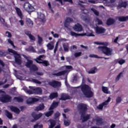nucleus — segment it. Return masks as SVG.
Returning a JSON list of instances; mask_svg holds the SVG:
<instances>
[{
  "instance_id": "obj_1",
  "label": "nucleus",
  "mask_w": 128,
  "mask_h": 128,
  "mask_svg": "<svg viewBox=\"0 0 128 128\" xmlns=\"http://www.w3.org/2000/svg\"><path fill=\"white\" fill-rule=\"evenodd\" d=\"M28 90L26 86L23 88L24 90L28 94H40L42 92V90L40 88H34V87L29 86Z\"/></svg>"
},
{
  "instance_id": "obj_2",
  "label": "nucleus",
  "mask_w": 128,
  "mask_h": 128,
  "mask_svg": "<svg viewBox=\"0 0 128 128\" xmlns=\"http://www.w3.org/2000/svg\"><path fill=\"white\" fill-rule=\"evenodd\" d=\"M82 91L86 98H92V92L90 90V88L88 85H84L82 87Z\"/></svg>"
},
{
  "instance_id": "obj_3",
  "label": "nucleus",
  "mask_w": 128,
  "mask_h": 128,
  "mask_svg": "<svg viewBox=\"0 0 128 128\" xmlns=\"http://www.w3.org/2000/svg\"><path fill=\"white\" fill-rule=\"evenodd\" d=\"M98 50L105 54V56H112V49L110 48L102 46L98 47Z\"/></svg>"
},
{
  "instance_id": "obj_4",
  "label": "nucleus",
  "mask_w": 128,
  "mask_h": 128,
  "mask_svg": "<svg viewBox=\"0 0 128 128\" xmlns=\"http://www.w3.org/2000/svg\"><path fill=\"white\" fill-rule=\"evenodd\" d=\"M12 101V97L6 94V92L0 90V102H10Z\"/></svg>"
},
{
  "instance_id": "obj_5",
  "label": "nucleus",
  "mask_w": 128,
  "mask_h": 128,
  "mask_svg": "<svg viewBox=\"0 0 128 128\" xmlns=\"http://www.w3.org/2000/svg\"><path fill=\"white\" fill-rule=\"evenodd\" d=\"M8 52L10 54H14L16 64H22V58H20V55L18 54V53L12 49L8 48Z\"/></svg>"
},
{
  "instance_id": "obj_6",
  "label": "nucleus",
  "mask_w": 128,
  "mask_h": 128,
  "mask_svg": "<svg viewBox=\"0 0 128 128\" xmlns=\"http://www.w3.org/2000/svg\"><path fill=\"white\" fill-rule=\"evenodd\" d=\"M81 10H82V14L80 15V18L82 20L86 22H88L90 20V18L85 16L84 14H88V11L84 8V7L82 6L81 8Z\"/></svg>"
},
{
  "instance_id": "obj_7",
  "label": "nucleus",
  "mask_w": 128,
  "mask_h": 128,
  "mask_svg": "<svg viewBox=\"0 0 128 128\" xmlns=\"http://www.w3.org/2000/svg\"><path fill=\"white\" fill-rule=\"evenodd\" d=\"M58 106V102H54L50 108H49L50 111L44 112L45 116H47V118H48V116H52V114H54V111L52 110H54V108H56Z\"/></svg>"
},
{
  "instance_id": "obj_8",
  "label": "nucleus",
  "mask_w": 128,
  "mask_h": 128,
  "mask_svg": "<svg viewBox=\"0 0 128 128\" xmlns=\"http://www.w3.org/2000/svg\"><path fill=\"white\" fill-rule=\"evenodd\" d=\"M26 68H30V72H34L38 70V67L34 64H32V60H28V61L26 64Z\"/></svg>"
},
{
  "instance_id": "obj_9",
  "label": "nucleus",
  "mask_w": 128,
  "mask_h": 128,
  "mask_svg": "<svg viewBox=\"0 0 128 128\" xmlns=\"http://www.w3.org/2000/svg\"><path fill=\"white\" fill-rule=\"evenodd\" d=\"M70 34L72 36H75V38H77V36H94V35L92 34H86V33L78 34L72 31L70 32Z\"/></svg>"
},
{
  "instance_id": "obj_10",
  "label": "nucleus",
  "mask_w": 128,
  "mask_h": 128,
  "mask_svg": "<svg viewBox=\"0 0 128 128\" xmlns=\"http://www.w3.org/2000/svg\"><path fill=\"white\" fill-rule=\"evenodd\" d=\"M110 100H112V98H110V97H108V100L106 101H105L102 104L98 106L97 107V108L98 110H102V108H104H104H106V105L108 104V102H110Z\"/></svg>"
},
{
  "instance_id": "obj_11",
  "label": "nucleus",
  "mask_w": 128,
  "mask_h": 128,
  "mask_svg": "<svg viewBox=\"0 0 128 128\" xmlns=\"http://www.w3.org/2000/svg\"><path fill=\"white\" fill-rule=\"evenodd\" d=\"M24 8L26 12H32L34 10V7L32 6V5H30V4L28 2H26L24 4Z\"/></svg>"
},
{
  "instance_id": "obj_12",
  "label": "nucleus",
  "mask_w": 128,
  "mask_h": 128,
  "mask_svg": "<svg viewBox=\"0 0 128 128\" xmlns=\"http://www.w3.org/2000/svg\"><path fill=\"white\" fill-rule=\"evenodd\" d=\"M78 109L80 110V112L84 113L86 110H88V106L86 104H80L78 106Z\"/></svg>"
},
{
  "instance_id": "obj_13",
  "label": "nucleus",
  "mask_w": 128,
  "mask_h": 128,
  "mask_svg": "<svg viewBox=\"0 0 128 128\" xmlns=\"http://www.w3.org/2000/svg\"><path fill=\"white\" fill-rule=\"evenodd\" d=\"M32 116L34 118L33 120H32V122H36V120H38L39 118H40L42 116V114L40 113L38 114H36L34 112L32 113Z\"/></svg>"
},
{
  "instance_id": "obj_14",
  "label": "nucleus",
  "mask_w": 128,
  "mask_h": 128,
  "mask_svg": "<svg viewBox=\"0 0 128 128\" xmlns=\"http://www.w3.org/2000/svg\"><path fill=\"white\" fill-rule=\"evenodd\" d=\"M73 29L75 32H82L84 30V28H82V26L80 24H77L74 25V26L73 27Z\"/></svg>"
},
{
  "instance_id": "obj_15",
  "label": "nucleus",
  "mask_w": 128,
  "mask_h": 128,
  "mask_svg": "<svg viewBox=\"0 0 128 128\" xmlns=\"http://www.w3.org/2000/svg\"><path fill=\"white\" fill-rule=\"evenodd\" d=\"M48 84L53 86V88H56V86H62V84L60 82H58L56 80L50 81L48 82Z\"/></svg>"
},
{
  "instance_id": "obj_16",
  "label": "nucleus",
  "mask_w": 128,
  "mask_h": 128,
  "mask_svg": "<svg viewBox=\"0 0 128 128\" xmlns=\"http://www.w3.org/2000/svg\"><path fill=\"white\" fill-rule=\"evenodd\" d=\"M36 102H38V99L35 98H30L27 99L26 102L28 104H32Z\"/></svg>"
},
{
  "instance_id": "obj_17",
  "label": "nucleus",
  "mask_w": 128,
  "mask_h": 128,
  "mask_svg": "<svg viewBox=\"0 0 128 128\" xmlns=\"http://www.w3.org/2000/svg\"><path fill=\"white\" fill-rule=\"evenodd\" d=\"M90 114H86L82 113L81 115V120L82 122H86L88 120H90Z\"/></svg>"
},
{
  "instance_id": "obj_18",
  "label": "nucleus",
  "mask_w": 128,
  "mask_h": 128,
  "mask_svg": "<svg viewBox=\"0 0 128 128\" xmlns=\"http://www.w3.org/2000/svg\"><path fill=\"white\" fill-rule=\"evenodd\" d=\"M74 20L70 18H67L65 20L64 26L65 28H68L70 26V24Z\"/></svg>"
},
{
  "instance_id": "obj_19",
  "label": "nucleus",
  "mask_w": 128,
  "mask_h": 128,
  "mask_svg": "<svg viewBox=\"0 0 128 128\" xmlns=\"http://www.w3.org/2000/svg\"><path fill=\"white\" fill-rule=\"evenodd\" d=\"M96 34H104L106 32V29L102 27L96 28Z\"/></svg>"
},
{
  "instance_id": "obj_20",
  "label": "nucleus",
  "mask_w": 128,
  "mask_h": 128,
  "mask_svg": "<svg viewBox=\"0 0 128 128\" xmlns=\"http://www.w3.org/2000/svg\"><path fill=\"white\" fill-rule=\"evenodd\" d=\"M38 18L40 22H46L44 14H43L38 13Z\"/></svg>"
},
{
  "instance_id": "obj_21",
  "label": "nucleus",
  "mask_w": 128,
  "mask_h": 128,
  "mask_svg": "<svg viewBox=\"0 0 128 128\" xmlns=\"http://www.w3.org/2000/svg\"><path fill=\"white\" fill-rule=\"evenodd\" d=\"M66 74H68V70H64L58 73L52 74V76H64Z\"/></svg>"
},
{
  "instance_id": "obj_22",
  "label": "nucleus",
  "mask_w": 128,
  "mask_h": 128,
  "mask_svg": "<svg viewBox=\"0 0 128 128\" xmlns=\"http://www.w3.org/2000/svg\"><path fill=\"white\" fill-rule=\"evenodd\" d=\"M95 120L96 122V124L100 126L102 124V118L100 117L96 116L95 117Z\"/></svg>"
},
{
  "instance_id": "obj_23",
  "label": "nucleus",
  "mask_w": 128,
  "mask_h": 128,
  "mask_svg": "<svg viewBox=\"0 0 128 128\" xmlns=\"http://www.w3.org/2000/svg\"><path fill=\"white\" fill-rule=\"evenodd\" d=\"M25 34L26 36H28L29 38L31 40H36V38L34 36L32 35L30 32V31H26Z\"/></svg>"
},
{
  "instance_id": "obj_24",
  "label": "nucleus",
  "mask_w": 128,
  "mask_h": 128,
  "mask_svg": "<svg viewBox=\"0 0 128 128\" xmlns=\"http://www.w3.org/2000/svg\"><path fill=\"white\" fill-rule=\"evenodd\" d=\"M60 100H70V96L68 95L64 94H61L60 98Z\"/></svg>"
},
{
  "instance_id": "obj_25",
  "label": "nucleus",
  "mask_w": 128,
  "mask_h": 128,
  "mask_svg": "<svg viewBox=\"0 0 128 128\" xmlns=\"http://www.w3.org/2000/svg\"><path fill=\"white\" fill-rule=\"evenodd\" d=\"M15 10H16V12L20 18H22L24 16H22V10L18 7L15 8Z\"/></svg>"
},
{
  "instance_id": "obj_26",
  "label": "nucleus",
  "mask_w": 128,
  "mask_h": 128,
  "mask_svg": "<svg viewBox=\"0 0 128 128\" xmlns=\"http://www.w3.org/2000/svg\"><path fill=\"white\" fill-rule=\"evenodd\" d=\"M26 24L29 28H32V26H34V22L28 18L26 20Z\"/></svg>"
},
{
  "instance_id": "obj_27",
  "label": "nucleus",
  "mask_w": 128,
  "mask_h": 128,
  "mask_svg": "<svg viewBox=\"0 0 128 128\" xmlns=\"http://www.w3.org/2000/svg\"><path fill=\"white\" fill-rule=\"evenodd\" d=\"M35 60L38 62V64H42L43 66H50V63L48 61L46 60H41V62L38 61L36 60Z\"/></svg>"
},
{
  "instance_id": "obj_28",
  "label": "nucleus",
  "mask_w": 128,
  "mask_h": 128,
  "mask_svg": "<svg viewBox=\"0 0 128 128\" xmlns=\"http://www.w3.org/2000/svg\"><path fill=\"white\" fill-rule=\"evenodd\" d=\"M10 108L12 112H16V114H18L20 112V109H18L16 107H14L13 106H12L10 107Z\"/></svg>"
},
{
  "instance_id": "obj_29",
  "label": "nucleus",
  "mask_w": 128,
  "mask_h": 128,
  "mask_svg": "<svg viewBox=\"0 0 128 128\" xmlns=\"http://www.w3.org/2000/svg\"><path fill=\"white\" fill-rule=\"evenodd\" d=\"M118 20L119 22H126V20H128V16H121L118 17Z\"/></svg>"
},
{
  "instance_id": "obj_30",
  "label": "nucleus",
  "mask_w": 128,
  "mask_h": 128,
  "mask_svg": "<svg viewBox=\"0 0 128 128\" xmlns=\"http://www.w3.org/2000/svg\"><path fill=\"white\" fill-rule=\"evenodd\" d=\"M62 46L64 50V52H68L70 48V47L68 46V43H64L62 44Z\"/></svg>"
},
{
  "instance_id": "obj_31",
  "label": "nucleus",
  "mask_w": 128,
  "mask_h": 128,
  "mask_svg": "<svg viewBox=\"0 0 128 128\" xmlns=\"http://www.w3.org/2000/svg\"><path fill=\"white\" fill-rule=\"evenodd\" d=\"M116 22V20L112 18H109L107 20L106 24L108 26H112V24H114Z\"/></svg>"
},
{
  "instance_id": "obj_32",
  "label": "nucleus",
  "mask_w": 128,
  "mask_h": 128,
  "mask_svg": "<svg viewBox=\"0 0 128 128\" xmlns=\"http://www.w3.org/2000/svg\"><path fill=\"white\" fill-rule=\"evenodd\" d=\"M102 91L103 92H104V94H110V92L108 91V87L102 86Z\"/></svg>"
},
{
  "instance_id": "obj_33",
  "label": "nucleus",
  "mask_w": 128,
  "mask_h": 128,
  "mask_svg": "<svg viewBox=\"0 0 128 128\" xmlns=\"http://www.w3.org/2000/svg\"><path fill=\"white\" fill-rule=\"evenodd\" d=\"M36 110L38 112L40 110H44V105L43 104H40L38 106H37L36 108Z\"/></svg>"
},
{
  "instance_id": "obj_34",
  "label": "nucleus",
  "mask_w": 128,
  "mask_h": 128,
  "mask_svg": "<svg viewBox=\"0 0 128 128\" xmlns=\"http://www.w3.org/2000/svg\"><path fill=\"white\" fill-rule=\"evenodd\" d=\"M14 102H24V99L22 97H15L14 98Z\"/></svg>"
},
{
  "instance_id": "obj_35",
  "label": "nucleus",
  "mask_w": 128,
  "mask_h": 128,
  "mask_svg": "<svg viewBox=\"0 0 128 128\" xmlns=\"http://www.w3.org/2000/svg\"><path fill=\"white\" fill-rule=\"evenodd\" d=\"M46 46L48 50H54V44H52V42H50V43L48 44Z\"/></svg>"
},
{
  "instance_id": "obj_36",
  "label": "nucleus",
  "mask_w": 128,
  "mask_h": 128,
  "mask_svg": "<svg viewBox=\"0 0 128 128\" xmlns=\"http://www.w3.org/2000/svg\"><path fill=\"white\" fill-rule=\"evenodd\" d=\"M128 6V4H126V2H122V3H120L118 5V8H126V6Z\"/></svg>"
},
{
  "instance_id": "obj_37",
  "label": "nucleus",
  "mask_w": 128,
  "mask_h": 128,
  "mask_svg": "<svg viewBox=\"0 0 128 128\" xmlns=\"http://www.w3.org/2000/svg\"><path fill=\"white\" fill-rule=\"evenodd\" d=\"M122 96H118L116 98V104H120V102H122Z\"/></svg>"
},
{
  "instance_id": "obj_38",
  "label": "nucleus",
  "mask_w": 128,
  "mask_h": 128,
  "mask_svg": "<svg viewBox=\"0 0 128 128\" xmlns=\"http://www.w3.org/2000/svg\"><path fill=\"white\" fill-rule=\"evenodd\" d=\"M96 68H92L90 70L88 71V74H96Z\"/></svg>"
},
{
  "instance_id": "obj_39",
  "label": "nucleus",
  "mask_w": 128,
  "mask_h": 128,
  "mask_svg": "<svg viewBox=\"0 0 128 128\" xmlns=\"http://www.w3.org/2000/svg\"><path fill=\"white\" fill-rule=\"evenodd\" d=\"M50 96L51 100H53V98H58V93H52L50 94Z\"/></svg>"
},
{
  "instance_id": "obj_40",
  "label": "nucleus",
  "mask_w": 128,
  "mask_h": 128,
  "mask_svg": "<svg viewBox=\"0 0 128 128\" xmlns=\"http://www.w3.org/2000/svg\"><path fill=\"white\" fill-rule=\"evenodd\" d=\"M90 10H92V12H94V14H96V16H99L100 12H98V11L96 10L94 8H91Z\"/></svg>"
},
{
  "instance_id": "obj_41",
  "label": "nucleus",
  "mask_w": 128,
  "mask_h": 128,
  "mask_svg": "<svg viewBox=\"0 0 128 128\" xmlns=\"http://www.w3.org/2000/svg\"><path fill=\"white\" fill-rule=\"evenodd\" d=\"M0 22H1L2 24L4 26H6V22L4 21V19L2 18V16H0Z\"/></svg>"
},
{
  "instance_id": "obj_42",
  "label": "nucleus",
  "mask_w": 128,
  "mask_h": 128,
  "mask_svg": "<svg viewBox=\"0 0 128 128\" xmlns=\"http://www.w3.org/2000/svg\"><path fill=\"white\" fill-rule=\"evenodd\" d=\"M122 74H124V72H121L119 74L116 76V82H118V80H120V78L122 76Z\"/></svg>"
},
{
  "instance_id": "obj_43",
  "label": "nucleus",
  "mask_w": 128,
  "mask_h": 128,
  "mask_svg": "<svg viewBox=\"0 0 128 128\" xmlns=\"http://www.w3.org/2000/svg\"><path fill=\"white\" fill-rule=\"evenodd\" d=\"M6 116L8 117V118H12V114L8 110L6 111Z\"/></svg>"
},
{
  "instance_id": "obj_44",
  "label": "nucleus",
  "mask_w": 128,
  "mask_h": 128,
  "mask_svg": "<svg viewBox=\"0 0 128 128\" xmlns=\"http://www.w3.org/2000/svg\"><path fill=\"white\" fill-rule=\"evenodd\" d=\"M90 58H102V57H99L96 54H91L89 56Z\"/></svg>"
},
{
  "instance_id": "obj_45",
  "label": "nucleus",
  "mask_w": 128,
  "mask_h": 128,
  "mask_svg": "<svg viewBox=\"0 0 128 128\" xmlns=\"http://www.w3.org/2000/svg\"><path fill=\"white\" fill-rule=\"evenodd\" d=\"M95 22L98 24H102V20H100L98 18H96Z\"/></svg>"
},
{
  "instance_id": "obj_46",
  "label": "nucleus",
  "mask_w": 128,
  "mask_h": 128,
  "mask_svg": "<svg viewBox=\"0 0 128 128\" xmlns=\"http://www.w3.org/2000/svg\"><path fill=\"white\" fill-rule=\"evenodd\" d=\"M44 58V55L40 56L36 59H34V60H38V62H42V60H41V58Z\"/></svg>"
},
{
  "instance_id": "obj_47",
  "label": "nucleus",
  "mask_w": 128,
  "mask_h": 128,
  "mask_svg": "<svg viewBox=\"0 0 128 128\" xmlns=\"http://www.w3.org/2000/svg\"><path fill=\"white\" fill-rule=\"evenodd\" d=\"M38 44H42V38L40 36L38 35Z\"/></svg>"
},
{
  "instance_id": "obj_48",
  "label": "nucleus",
  "mask_w": 128,
  "mask_h": 128,
  "mask_svg": "<svg viewBox=\"0 0 128 128\" xmlns=\"http://www.w3.org/2000/svg\"><path fill=\"white\" fill-rule=\"evenodd\" d=\"M32 82L34 84H42V82L36 79H32Z\"/></svg>"
},
{
  "instance_id": "obj_49",
  "label": "nucleus",
  "mask_w": 128,
  "mask_h": 128,
  "mask_svg": "<svg viewBox=\"0 0 128 128\" xmlns=\"http://www.w3.org/2000/svg\"><path fill=\"white\" fill-rule=\"evenodd\" d=\"M70 120H64V126H70Z\"/></svg>"
},
{
  "instance_id": "obj_50",
  "label": "nucleus",
  "mask_w": 128,
  "mask_h": 128,
  "mask_svg": "<svg viewBox=\"0 0 128 128\" xmlns=\"http://www.w3.org/2000/svg\"><path fill=\"white\" fill-rule=\"evenodd\" d=\"M78 48L76 45H73L72 46H70V52H74V50H76Z\"/></svg>"
},
{
  "instance_id": "obj_51",
  "label": "nucleus",
  "mask_w": 128,
  "mask_h": 128,
  "mask_svg": "<svg viewBox=\"0 0 128 128\" xmlns=\"http://www.w3.org/2000/svg\"><path fill=\"white\" fill-rule=\"evenodd\" d=\"M75 58H78L82 56V52H76L74 54Z\"/></svg>"
},
{
  "instance_id": "obj_52",
  "label": "nucleus",
  "mask_w": 128,
  "mask_h": 128,
  "mask_svg": "<svg viewBox=\"0 0 128 128\" xmlns=\"http://www.w3.org/2000/svg\"><path fill=\"white\" fill-rule=\"evenodd\" d=\"M7 40H8V44H11V46H14V48H16V46H15L14 45V42H12V40H10V39H8Z\"/></svg>"
},
{
  "instance_id": "obj_53",
  "label": "nucleus",
  "mask_w": 128,
  "mask_h": 128,
  "mask_svg": "<svg viewBox=\"0 0 128 128\" xmlns=\"http://www.w3.org/2000/svg\"><path fill=\"white\" fill-rule=\"evenodd\" d=\"M98 44H102V46H108V42H102Z\"/></svg>"
},
{
  "instance_id": "obj_54",
  "label": "nucleus",
  "mask_w": 128,
  "mask_h": 128,
  "mask_svg": "<svg viewBox=\"0 0 128 128\" xmlns=\"http://www.w3.org/2000/svg\"><path fill=\"white\" fill-rule=\"evenodd\" d=\"M68 40L64 38H61L58 40V42H66Z\"/></svg>"
},
{
  "instance_id": "obj_55",
  "label": "nucleus",
  "mask_w": 128,
  "mask_h": 128,
  "mask_svg": "<svg viewBox=\"0 0 128 128\" xmlns=\"http://www.w3.org/2000/svg\"><path fill=\"white\" fill-rule=\"evenodd\" d=\"M51 34H52L53 36H54V38H58V36H59L58 34H54V32H51Z\"/></svg>"
},
{
  "instance_id": "obj_56",
  "label": "nucleus",
  "mask_w": 128,
  "mask_h": 128,
  "mask_svg": "<svg viewBox=\"0 0 128 128\" xmlns=\"http://www.w3.org/2000/svg\"><path fill=\"white\" fill-rule=\"evenodd\" d=\"M34 128H42V124L38 125L36 124L34 126Z\"/></svg>"
},
{
  "instance_id": "obj_57",
  "label": "nucleus",
  "mask_w": 128,
  "mask_h": 128,
  "mask_svg": "<svg viewBox=\"0 0 128 128\" xmlns=\"http://www.w3.org/2000/svg\"><path fill=\"white\" fill-rule=\"evenodd\" d=\"M118 64H120V65L122 64H124V62H126V60H124L123 59H122L120 60L118 62Z\"/></svg>"
},
{
  "instance_id": "obj_58",
  "label": "nucleus",
  "mask_w": 128,
  "mask_h": 128,
  "mask_svg": "<svg viewBox=\"0 0 128 128\" xmlns=\"http://www.w3.org/2000/svg\"><path fill=\"white\" fill-rule=\"evenodd\" d=\"M58 42H57L55 46V48L54 50V53L56 54V52L58 50Z\"/></svg>"
},
{
  "instance_id": "obj_59",
  "label": "nucleus",
  "mask_w": 128,
  "mask_h": 128,
  "mask_svg": "<svg viewBox=\"0 0 128 128\" xmlns=\"http://www.w3.org/2000/svg\"><path fill=\"white\" fill-rule=\"evenodd\" d=\"M30 52H36V50L34 48V47L32 46H30Z\"/></svg>"
},
{
  "instance_id": "obj_60",
  "label": "nucleus",
  "mask_w": 128,
  "mask_h": 128,
  "mask_svg": "<svg viewBox=\"0 0 128 128\" xmlns=\"http://www.w3.org/2000/svg\"><path fill=\"white\" fill-rule=\"evenodd\" d=\"M46 52V50L43 48L40 50L37 53L38 54H44Z\"/></svg>"
},
{
  "instance_id": "obj_61",
  "label": "nucleus",
  "mask_w": 128,
  "mask_h": 128,
  "mask_svg": "<svg viewBox=\"0 0 128 128\" xmlns=\"http://www.w3.org/2000/svg\"><path fill=\"white\" fill-rule=\"evenodd\" d=\"M6 36H8V38H12V34L10 32H6Z\"/></svg>"
},
{
  "instance_id": "obj_62",
  "label": "nucleus",
  "mask_w": 128,
  "mask_h": 128,
  "mask_svg": "<svg viewBox=\"0 0 128 128\" xmlns=\"http://www.w3.org/2000/svg\"><path fill=\"white\" fill-rule=\"evenodd\" d=\"M60 116V112H56L54 114V118H58V116Z\"/></svg>"
},
{
  "instance_id": "obj_63",
  "label": "nucleus",
  "mask_w": 128,
  "mask_h": 128,
  "mask_svg": "<svg viewBox=\"0 0 128 128\" xmlns=\"http://www.w3.org/2000/svg\"><path fill=\"white\" fill-rule=\"evenodd\" d=\"M18 22H20V26H22L24 25V20H20Z\"/></svg>"
},
{
  "instance_id": "obj_64",
  "label": "nucleus",
  "mask_w": 128,
  "mask_h": 128,
  "mask_svg": "<svg viewBox=\"0 0 128 128\" xmlns=\"http://www.w3.org/2000/svg\"><path fill=\"white\" fill-rule=\"evenodd\" d=\"M65 66L66 68H67V70H72V67L70 66Z\"/></svg>"
}]
</instances>
